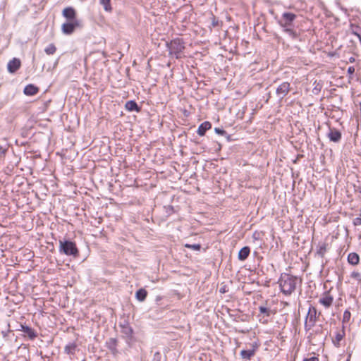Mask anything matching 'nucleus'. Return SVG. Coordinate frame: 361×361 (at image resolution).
Here are the masks:
<instances>
[{"label": "nucleus", "mask_w": 361, "mask_h": 361, "mask_svg": "<svg viewBox=\"0 0 361 361\" xmlns=\"http://www.w3.org/2000/svg\"><path fill=\"white\" fill-rule=\"evenodd\" d=\"M303 361H319L317 357H312L310 358H304Z\"/></svg>", "instance_id": "c9c22d12"}, {"label": "nucleus", "mask_w": 361, "mask_h": 361, "mask_svg": "<svg viewBox=\"0 0 361 361\" xmlns=\"http://www.w3.org/2000/svg\"><path fill=\"white\" fill-rule=\"evenodd\" d=\"M63 16L68 20V21H75L79 20L76 18V12L75 10L72 7H67L63 10Z\"/></svg>", "instance_id": "1a4fd4ad"}, {"label": "nucleus", "mask_w": 361, "mask_h": 361, "mask_svg": "<svg viewBox=\"0 0 361 361\" xmlns=\"http://www.w3.org/2000/svg\"><path fill=\"white\" fill-rule=\"evenodd\" d=\"M326 245L325 243H323L319 246L317 253L321 257H324V254L326 253Z\"/></svg>", "instance_id": "c85d7f7f"}, {"label": "nucleus", "mask_w": 361, "mask_h": 361, "mask_svg": "<svg viewBox=\"0 0 361 361\" xmlns=\"http://www.w3.org/2000/svg\"><path fill=\"white\" fill-rule=\"evenodd\" d=\"M350 276L353 279H357L358 281H361V274L360 272L353 271V272L351 273Z\"/></svg>", "instance_id": "473e14b6"}, {"label": "nucleus", "mask_w": 361, "mask_h": 361, "mask_svg": "<svg viewBox=\"0 0 361 361\" xmlns=\"http://www.w3.org/2000/svg\"><path fill=\"white\" fill-rule=\"evenodd\" d=\"M355 58H354V57H350V58L349 59V61H350V63H353V62H355Z\"/></svg>", "instance_id": "4c0bfd02"}, {"label": "nucleus", "mask_w": 361, "mask_h": 361, "mask_svg": "<svg viewBox=\"0 0 361 361\" xmlns=\"http://www.w3.org/2000/svg\"><path fill=\"white\" fill-rule=\"evenodd\" d=\"M212 128V124L209 121H204L200 125L197 129V134L200 136L204 135L206 131Z\"/></svg>", "instance_id": "dca6fc26"}, {"label": "nucleus", "mask_w": 361, "mask_h": 361, "mask_svg": "<svg viewBox=\"0 0 361 361\" xmlns=\"http://www.w3.org/2000/svg\"><path fill=\"white\" fill-rule=\"evenodd\" d=\"M76 349V345L74 343H70L65 346L64 351L69 355H74Z\"/></svg>", "instance_id": "b1692460"}, {"label": "nucleus", "mask_w": 361, "mask_h": 361, "mask_svg": "<svg viewBox=\"0 0 361 361\" xmlns=\"http://www.w3.org/2000/svg\"><path fill=\"white\" fill-rule=\"evenodd\" d=\"M350 358H351V354H349L348 356V358L345 361H350Z\"/></svg>", "instance_id": "58836bf2"}, {"label": "nucleus", "mask_w": 361, "mask_h": 361, "mask_svg": "<svg viewBox=\"0 0 361 361\" xmlns=\"http://www.w3.org/2000/svg\"><path fill=\"white\" fill-rule=\"evenodd\" d=\"M170 54L174 55L176 59L180 57V54L185 49L184 42L180 38H176L167 44Z\"/></svg>", "instance_id": "7ed1b4c3"}, {"label": "nucleus", "mask_w": 361, "mask_h": 361, "mask_svg": "<svg viewBox=\"0 0 361 361\" xmlns=\"http://www.w3.org/2000/svg\"><path fill=\"white\" fill-rule=\"evenodd\" d=\"M350 317H351L350 312L349 310H346L343 312V319H342L343 323L348 322L350 319Z\"/></svg>", "instance_id": "cd10ccee"}, {"label": "nucleus", "mask_w": 361, "mask_h": 361, "mask_svg": "<svg viewBox=\"0 0 361 361\" xmlns=\"http://www.w3.org/2000/svg\"><path fill=\"white\" fill-rule=\"evenodd\" d=\"M295 18V14L293 13L286 12L282 14L281 18L279 20V23L281 27L286 29L292 27L293 23Z\"/></svg>", "instance_id": "39448f33"}, {"label": "nucleus", "mask_w": 361, "mask_h": 361, "mask_svg": "<svg viewBox=\"0 0 361 361\" xmlns=\"http://www.w3.org/2000/svg\"><path fill=\"white\" fill-rule=\"evenodd\" d=\"M126 108L128 111H140V107L138 106L137 104L133 101V100H130V101H128L126 103Z\"/></svg>", "instance_id": "aec40b11"}, {"label": "nucleus", "mask_w": 361, "mask_h": 361, "mask_svg": "<svg viewBox=\"0 0 361 361\" xmlns=\"http://www.w3.org/2000/svg\"><path fill=\"white\" fill-rule=\"evenodd\" d=\"M111 0H99V4L103 6L104 10L107 13H111L113 8L111 6Z\"/></svg>", "instance_id": "4be33fe9"}, {"label": "nucleus", "mask_w": 361, "mask_h": 361, "mask_svg": "<svg viewBox=\"0 0 361 361\" xmlns=\"http://www.w3.org/2000/svg\"><path fill=\"white\" fill-rule=\"evenodd\" d=\"M334 297L329 293L325 292L319 299V302L326 308L332 305Z\"/></svg>", "instance_id": "6e6552de"}, {"label": "nucleus", "mask_w": 361, "mask_h": 361, "mask_svg": "<svg viewBox=\"0 0 361 361\" xmlns=\"http://www.w3.org/2000/svg\"><path fill=\"white\" fill-rule=\"evenodd\" d=\"M214 130L219 135H227V133L224 130L221 129L219 128H215Z\"/></svg>", "instance_id": "72a5a7b5"}, {"label": "nucleus", "mask_w": 361, "mask_h": 361, "mask_svg": "<svg viewBox=\"0 0 361 361\" xmlns=\"http://www.w3.org/2000/svg\"><path fill=\"white\" fill-rule=\"evenodd\" d=\"M259 311L261 314H264L267 317H269L271 314V310L270 308L267 307L266 306H259Z\"/></svg>", "instance_id": "a878e982"}, {"label": "nucleus", "mask_w": 361, "mask_h": 361, "mask_svg": "<svg viewBox=\"0 0 361 361\" xmlns=\"http://www.w3.org/2000/svg\"><path fill=\"white\" fill-rule=\"evenodd\" d=\"M328 137L334 142H338L341 139V133L335 128H330L328 133Z\"/></svg>", "instance_id": "9b49d317"}, {"label": "nucleus", "mask_w": 361, "mask_h": 361, "mask_svg": "<svg viewBox=\"0 0 361 361\" xmlns=\"http://www.w3.org/2000/svg\"><path fill=\"white\" fill-rule=\"evenodd\" d=\"M44 51L47 55H53L56 51V47L54 44H49L45 49Z\"/></svg>", "instance_id": "393cba45"}, {"label": "nucleus", "mask_w": 361, "mask_h": 361, "mask_svg": "<svg viewBox=\"0 0 361 361\" xmlns=\"http://www.w3.org/2000/svg\"><path fill=\"white\" fill-rule=\"evenodd\" d=\"M255 354V350H243L240 351V356L243 359L250 360Z\"/></svg>", "instance_id": "412c9836"}, {"label": "nucleus", "mask_w": 361, "mask_h": 361, "mask_svg": "<svg viewBox=\"0 0 361 361\" xmlns=\"http://www.w3.org/2000/svg\"><path fill=\"white\" fill-rule=\"evenodd\" d=\"M301 283L300 278L286 273H282L278 281L281 292L287 296L290 295Z\"/></svg>", "instance_id": "f257e3e1"}, {"label": "nucleus", "mask_w": 361, "mask_h": 361, "mask_svg": "<svg viewBox=\"0 0 361 361\" xmlns=\"http://www.w3.org/2000/svg\"><path fill=\"white\" fill-rule=\"evenodd\" d=\"M344 336H345V330H344V326H343L342 329L336 334L335 338L332 340L334 345L336 347H339L340 342L343 340Z\"/></svg>", "instance_id": "2eb2a0df"}, {"label": "nucleus", "mask_w": 361, "mask_h": 361, "mask_svg": "<svg viewBox=\"0 0 361 361\" xmlns=\"http://www.w3.org/2000/svg\"><path fill=\"white\" fill-rule=\"evenodd\" d=\"M317 318V309L310 306L308 310L307 314L306 316L305 322V331H310L315 324Z\"/></svg>", "instance_id": "20e7f679"}, {"label": "nucleus", "mask_w": 361, "mask_h": 361, "mask_svg": "<svg viewBox=\"0 0 361 361\" xmlns=\"http://www.w3.org/2000/svg\"><path fill=\"white\" fill-rule=\"evenodd\" d=\"M59 252L74 257L79 254L75 243L70 240H59Z\"/></svg>", "instance_id": "f03ea898"}, {"label": "nucleus", "mask_w": 361, "mask_h": 361, "mask_svg": "<svg viewBox=\"0 0 361 361\" xmlns=\"http://www.w3.org/2000/svg\"><path fill=\"white\" fill-rule=\"evenodd\" d=\"M355 72V68L353 66H350L348 68V73L350 75L353 74Z\"/></svg>", "instance_id": "e433bc0d"}, {"label": "nucleus", "mask_w": 361, "mask_h": 361, "mask_svg": "<svg viewBox=\"0 0 361 361\" xmlns=\"http://www.w3.org/2000/svg\"><path fill=\"white\" fill-rule=\"evenodd\" d=\"M360 28L359 27H357H357H355V29H353V30H352V34H353V35H355V36L358 38L359 41H360V43H361V34H360V32H359V31H360Z\"/></svg>", "instance_id": "7c9ffc66"}, {"label": "nucleus", "mask_w": 361, "mask_h": 361, "mask_svg": "<svg viewBox=\"0 0 361 361\" xmlns=\"http://www.w3.org/2000/svg\"><path fill=\"white\" fill-rule=\"evenodd\" d=\"M353 224L355 226H360L361 225V216L355 218L353 219Z\"/></svg>", "instance_id": "f704fd0d"}, {"label": "nucleus", "mask_w": 361, "mask_h": 361, "mask_svg": "<svg viewBox=\"0 0 361 361\" xmlns=\"http://www.w3.org/2000/svg\"><path fill=\"white\" fill-rule=\"evenodd\" d=\"M106 347L111 350L113 354L117 353V340L114 338H109L106 343Z\"/></svg>", "instance_id": "6ab92c4d"}, {"label": "nucleus", "mask_w": 361, "mask_h": 361, "mask_svg": "<svg viewBox=\"0 0 361 361\" xmlns=\"http://www.w3.org/2000/svg\"><path fill=\"white\" fill-rule=\"evenodd\" d=\"M20 67V61L17 58H13L7 64L8 71L11 73H15Z\"/></svg>", "instance_id": "9d476101"}, {"label": "nucleus", "mask_w": 361, "mask_h": 361, "mask_svg": "<svg viewBox=\"0 0 361 361\" xmlns=\"http://www.w3.org/2000/svg\"><path fill=\"white\" fill-rule=\"evenodd\" d=\"M290 84L288 82H283L281 83L276 90V94L282 100L290 92Z\"/></svg>", "instance_id": "423d86ee"}, {"label": "nucleus", "mask_w": 361, "mask_h": 361, "mask_svg": "<svg viewBox=\"0 0 361 361\" xmlns=\"http://www.w3.org/2000/svg\"><path fill=\"white\" fill-rule=\"evenodd\" d=\"M147 295V292L144 288L139 289L135 293V297H136L137 300L140 302H143L146 299Z\"/></svg>", "instance_id": "5701e85b"}, {"label": "nucleus", "mask_w": 361, "mask_h": 361, "mask_svg": "<svg viewBox=\"0 0 361 361\" xmlns=\"http://www.w3.org/2000/svg\"><path fill=\"white\" fill-rule=\"evenodd\" d=\"M121 333L126 336V338L130 339L133 336V330L128 324L121 325Z\"/></svg>", "instance_id": "4468645a"}, {"label": "nucleus", "mask_w": 361, "mask_h": 361, "mask_svg": "<svg viewBox=\"0 0 361 361\" xmlns=\"http://www.w3.org/2000/svg\"><path fill=\"white\" fill-rule=\"evenodd\" d=\"M8 149V144L1 145L0 144V157L4 156Z\"/></svg>", "instance_id": "c756f323"}, {"label": "nucleus", "mask_w": 361, "mask_h": 361, "mask_svg": "<svg viewBox=\"0 0 361 361\" xmlns=\"http://www.w3.org/2000/svg\"><path fill=\"white\" fill-rule=\"evenodd\" d=\"M38 92L39 88L32 84L26 85L23 90L24 94L28 96H33Z\"/></svg>", "instance_id": "ddd939ff"}, {"label": "nucleus", "mask_w": 361, "mask_h": 361, "mask_svg": "<svg viewBox=\"0 0 361 361\" xmlns=\"http://www.w3.org/2000/svg\"><path fill=\"white\" fill-rule=\"evenodd\" d=\"M284 32L293 39H295L298 37L297 32L294 31L291 27L284 29Z\"/></svg>", "instance_id": "bb28decb"}, {"label": "nucleus", "mask_w": 361, "mask_h": 361, "mask_svg": "<svg viewBox=\"0 0 361 361\" xmlns=\"http://www.w3.org/2000/svg\"><path fill=\"white\" fill-rule=\"evenodd\" d=\"M20 330L23 331L25 336H28L30 340H34L37 336L36 331L31 327L23 324L20 325Z\"/></svg>", "instance_id": "f8f14e48"}, {"label": "nucleus", "mask_w": 361, "mask_h": 361, "mask_svg": "<svg viewBox=\"0 0 361 361\" xmlns=\"http://www.w3.org/2000/svg\"><path fill=\"white\" fill-rule=\"evenodd\" d=\"M347 260L350 264L355 266L360 262V257L356 252H350L348 255Z\"/></svg>", "instance_id": "f3484780"}, {"label": "nucleus", "mask_w": 361, "mask_h": 361, "mask_svg": "<svg viewBox=\"0 0 361 361\" xmlns=\"http://www.w3.org/2000/svg\"><path fill=\"white\" fill-rule=\"evenodd\" d=\"M250 253V248L248 246H245L241 248L238 252V259L240 261L245 260Z\"/></svg>", "instance_id": "a211bd4d"}, {"label": "nucleus", "mask_w": 361, "mask_h": 361, "mask_svg": "<svg viewBox=\"0 0 361 361\" xmlns=\"http://www.w3.org/2000/svg\"><path fill=\"white\" fill-rule=\"evenodd\" d=\"M80 26V20L68 21L62 25V31L66 35L72 34L75 28Z\"/></svg>", "instance_id": "0eeeda50"}, {"label": "nucleus", "mask_w": 361, "mask_h": 361, "mask_svg": "<svg viewBox=\"0 0 361 361\" xmlns=\"http://www.w3.org/2000/svg\"><path fill=\"white\" fill-rule=\"evenodd\" d=\"M185 246L194 250H200L201 248V245L200 244H186Z\"/></svg>", "instance_id": "2f4dec72"}]
</instances>
